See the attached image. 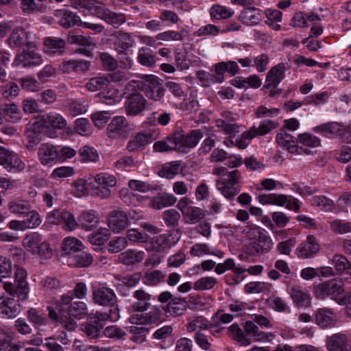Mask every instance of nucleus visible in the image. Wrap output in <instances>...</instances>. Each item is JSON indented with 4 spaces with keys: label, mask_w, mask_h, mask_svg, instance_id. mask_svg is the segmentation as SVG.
<instances>
[{
    "label": "nucleus",
    "mask_w": 351,
    "mask_h": 351,
    "mask_svg": "<svg viewBox=\"0 0 351 351\" xmlns=\"http://www.w3.org/2000/svg\"><path fill=\"white\" fill-rule=\"evenodd\" d=\"M92 176H89L86 179H79L74 184L73 193L77 197H82L88 193V186L93 189Z\"/></svg>",
    "instance_id": "53"
},
{
    "label": "nucleus",
    "mask_w": 351,
    "mask_h": 351,
    "mask_svg": "<svg viewBox=\"0 0 351 351\" xmlns=\"http://www.w3.org/2000/svg\"><path fill=\"white\" fill-rule=\"evenodd\" d=\"M313 131L324 135H330L332 137H342L346 134V128L339 123L329 122L317 125Z\"/></svg>",
    "instance_id": "21"
},
{
    "label": "nucleus",
    "mask_w": 351,
    "mask_h": 351,
    "mask_svg": "<svg viewBox=\"0 0 351 351\" xmlns=\"http://www.w3.org/2000/svg\"><path fill=\"white\" fill-rule=\"evenodd\" d=\"M43 125L46 127L51 126L57 129H62L66 124L62 116L56 112L45 114L42 117Z\"/></svg>",
    "instance_id": "36"
},
{
    "label": "nucleus",
    "mask_w": 351,
    "mask_h": 351,
    "mask_svg": "<svg viewBox=\"0 0 351 351\" xmlns=\"http://www.w3.org/2000/svg\"><path fill=\"white\" fill-rule=\"evenodd\" d=\"M319 250L320 246L316 238L313 235H308L306 240L297 247L296 252L300 258H311L317 254Z\"/></svg>",
    "instance_id": "15"
},
{
    "label": "nucleus",
    "mask_w": 351,
    "mask_h": 351,
    "mask_svg": "<svg viewBox=\"0 0 351 351\" xmlns=\"http://www.w3.org/2000/svg\"><path fill=\"white\" fill-rule=\"evenodd\" d=\"M311 204L319 207L325 212H336V205L334 202L326 196L316 195L311 198Z\"/></svg>",
    "instance_id": "44"
},
{
    "label": "nucleus",
    "mask_w": 351,
    "mask_h": 351,
    "mask_svg": "<svg viewBox=\"0 0 351 351\" xmlns=\"http://www.w3.org/2000/svg\"><path fill=\"white\" fill-rule=\"evenodd\" d=\"M133 297L136 302L133 304L135 311L144 312L150 306L152 295L143 289H138L134 292Z\"/></svg>",
    "instance_id": "35"
},
{
    "label": "nucleus",
    "mask_w": 351,
    "mask_h": 351,
    "mask_svg": "<svg viewBox=\"0 0 351 351\" xmlns=\"http://www.w3.org/2000/svg\"><path fill=\"white\" fill-rule=\"evenodd\" d=\"M132 46V42L130 35L128 33L119 32L117 36V40L114 43V47L117 51H121V50L126 51Z\"/></svg>",
    "instance_id": "63"
},
{
    "label": "nucleus",
    "mask_w": 351,
    "mask_h": 351,
    "mask_svg": "<svg viewBox=\"0 0 351 351\" xmlns=\"http://www.w3.org/2000/svg\"><path fill=\"white\" fill-rule=\"evenodd\" d=\"M290 295L298 308H306L311 303V295L298 285H293L290 289Z\"/></svg>",
    "instance_id": "23"
},
{
    "label": "nucleus",
    "mask_w": 351,
    "mask_h": 351,
    "mask_svg": "<svg viewBox=\"0 0 351 351\" xmlns=\"http://www.w3.org/2000/svg\"><path fill=\"white\" fill-rule=\"evenodd\" d=\"M47 222L52 225L64 224L66 230H73L77 227L74 215L64 210H54L48 214Z\"/></svg>",
    "instance_id": "9"
},
{
    "label": "nucleus",
    "mask_w": 351,
    "mask_h": 351,
    "mask_svg": "<svg viewBox=\"0 0 351 351\" xmlns=\"http://www.w3.org/2000/svg\"><path fill=\"white\" fill-rule=\"evenodd\" d=\"M327 348L329 351H351L344 334H335L328 338Z\"/></svg>",
    "instance_id": "30"
},
{
    "label": "nucleus",
    "mask_w": 351,
    "mask_h": 351,
    "mask_svg": "<svg viewBox=\"0 0 351 351\" xmlns=\"http://www.w3.org/2000/svg\"><path fill=\"white\" fill-rule=\"evenodd\" d=\"M194 340L202 349L208 350L210 348L213 338L206 331L197 330L195 333Z\"/></svg>",
    "instance_id": "59"
},
{
    "label": "nucleus",
    "mask_w": 351,
    "mask_h": 351,
    "mask_svg": "<svg viewBox=\"0 0 351 351\" xmlns=\"http://www.w3.org/2000/svg\"><path fill=\"white\" fill-rule=\"evenodd\" d=\"M44 45L47 53L62 55L65 51L66 41L63 38L58 37H47L45 38Z\"/></svg>",
    "instance_id": "32"
},
{
    "label": "nucleus",
    "mask_w": 351,
    "mask_h": 351,
    "mask_svg": "<svg viewBox=\"0 0 351 351\" xmlns=\"http://www.w3.org/2000/svg\"><path fill=\"white\" fill-rule=\"evenodd\" d=\"M99 221L98 213L93 210L83 211L77 218V226L85 230H91Z\"/></svg>",
    "instance_id": "25"
},
{
    "label": "nucleus",
    "mask_w": 351,
    "mask_h": 351,
    "mask_svg": "<svg viewBox=\"0 0 351 351\" xmlns=\"http://www.w3.org/2000/svg\"><path fill=\"white\" fill-rule=\"evenodd\" d=\"M27 273L22 268H17L14 273V282H7L4 284V289L13 297H16L19 300L24 301L27 299L29 293V285L26 280Z\"/></svg>",
    "instance_id": "3"
},
{
    "label": "nucleus",
    "mask_w": 351,
    "mask_h": 351,
    "mask_svg": "<svg viewBox=\"0 0 351 351\" xmlns=\"http://www.w3.org/2000/svg\"><path fill=\"white\" fill-rule=\"evenodd\" d=\"M343 285L341 281L335 279L325 281L315 287V294L317 298L325 299L332 296L336 301V298L343 293Z\"/></svg>",
    "instance_id": "7"
},
{
    "label": "nucleus",
    "mask_w": 351,
    "mask_h": 351,
    "mask_svg": "<svg viewBox=\"0 0 351 351\" xmlns=\"http://www.w3.org/2000/svg\"><path fill=\"white\" fill-rule=\"evenodd\" d=\"M144 92L147 97L154 101H160L164 96L165 88L161 79L154 75H143Z\"/></svg>",
    "instance_id": "6"
},
{
    "label": "nucleus",
    "mask_w": 351,
    "mask_h": 351,
    "mask_svg": "<svg viewBox=\"0 0 351 351\" xmlns=\"http://www.w3.org/2000/svg\"><path fill=\"white\" fill-rule=\"evenodd\" d=\"M244 328L247 334L253 337L256 341H270L275 337L272 332H264L260 330L258 327L252 321L246 322Z\"/></svg>",
    "instance_id": "29"
},
{
    "label": "nucleus",
    "mask_w": 351,
    "mask_h": 351,
    "mask_svg": "<svg viewBox=\"0 0 351 351\" xmlns=\"http://www.w3.org/2000/svg\"><path fill=\"white\" fill-rule=\"evenodd\" d=\"M116 317V315H107L106 313L99 311L90 313L86 322L82 325V330L88 338L97 339L100 337L101 330L104 328V322L108 320V319Z\"/></svg>",
    "instance_id": "4"
},
{
    "label": "nucleus",
    "mask_w": 351,
    "mask_h": 351,
    "mask_svg": "<svg viewBox=\"0 0 351 351\" xmlns=\"http://www.w3.org/2000/svg\"><path fill=\"white\" fill-rule=\"evenodd\" d=\"M67 39L70 44L78 45L81 47V48H79L77 51L79 53L83 54L87 57H91L93 56V50L95 47V43L90 37H86L83 35H76L69 32Z\"/></svg>",
    "instance_id": "13"
},
{
    "label": "nucleus",
    "mask_w": 351,
    "mask_h": 351,
    "mask_svg": "<svg viewBox=\"0 0 351 351\" xmlns=\"http://www.w3.org/2000/svg\"><path fill=\"white\" fill-rule=\"evenodd\" d=\"M38 154L40 162L46 165L58 159V150L53 145L43 143L40 146Z\"/></svg>",
    "instance_id": "33"
},
{
    "label": "nucleus",
    "mask_w": 351,
    "mask_h": 351,
    "mask_svg": "<svg viewBox=\"0 0 351 351\" xmlns=\"http://www.w3.org/2000/svg\"><path fill=\"white\" fill-rule=\"evenodd\" d=\"M143 258L144 253L143 252L129 250L125 252L120 254L119 261L124 265H131L141 262Z\"/></svg>",
    "instance_id": "40"
},
{
    "label": "nucleus",
    "mask_w": 351,
    "mask_h": 351,
    "mask_svg": "<svg viewBox=\"0 0 351 351\" xmlns=\"http://www.w3.org/2000/svg\"><path fill=\"white\" fill-rule=\"evenodd\" d=\"M175 133H179L182 136L180 142L178 143V150L194 147L203 137V132L200 130H193L187 135H184L182 130L176 131Z\"/></svg>",
    "instance_id": "24"
},
{
    "label": "nucleus",
    "mask_w": 351,
    "mask_h": 351,
    "mask_svg": "<svg viewBox=\"0 0 351 351\" xmlns=\"http://www.w3.org/2000/svg\"><path fill=\"white\" fill-rule=\"evenodd\" d=\"M213 327V324L210 323L206 318L203 316H198L192 320L187 326L189 332L195 331L197 329H202L203 331H206Z\"/></svg>",
    "instance_id": "56"
},
{
    "label": "nucleus",
    "mask_w": 351,
    "mask_h": 351,
    "mask_svg": "<svg viewBox=\"0 0 351 351\" xmlns=\"http://www.w3.org/2000/svg\"><path fill=\"white\" fill-rule=\"evenodd\" d=\"M100 99L102 103L112 106L121 101L122 96L119 90L116 88L108 89L105 93H101L99 94Z\"/></svg>",
    "instance_id": "45"
},
{
    "label": "nucleus",
    "mask_w": 351,
    "mask_h": 351,
    "mask_svg": "<svg viewBox=\"0 0 351 351\" xmlns=\"http://www.w3.org/2000/svg\"><path fill=\"white\" fill-rule=\"evenodd\" d=\"M183 216L186 223L193 224L198 223L205 217V212L199 207L192 206Z\"/></svg>",
    "instance_id": "49"
},
{
    "label": "nucleus",
    "mask_w": 351,
    "mask_h": 351,
    "mask_svg": "<svg viewBox=\"0 0 351 351\" xmlns=\"http://www.w3.org/2000/svg\"><path fill=\"white\" fill-rule=\"evenodd\" d=\"M84 8L100 19L108 9L103 2L97 0H88L84 4Z\"/></svg>",
    "instance_id": "47"
},
{
    "label": "nucleus",
    "mask_w": 351,
    "mask_h": 351,
    "mask_svg": "<svg viewBox=\"0 0 351 351\" xmlns=\"http://www.w3.org/2000/svg\"><path fill=\"white\" fill-rule=\"evenodd\" d=\"M87 294V287L85 283L78 282L75 285L73 291H69L61 296L59 303L69 305L75 296L78 299H84Z\"/></svg>",
    "instance_id": "34"
},
{
    "label": "nucleus",
    "mask_w": 351,
    "mask_h": 351,
    "mask_svg": "<svg viewBox=\"0 0 351 351\" xmlns=\"http://www.w3.org/2000/svg\"><path fill=\"white\" fill-rule=\"evenodd\" d=\"M152 142V135L150 133H138L134 138L130 140L127 145L129 152H139L143 150L145 146Z\"/></svg>",
    "instance_id": "31"
},
{
    "label": "nucleus",
    "mask_w": 351,
    "mask_h": 351,
    "mask_svg": "<svg viewBox=\"0 0 351 351\" xmlns=\"http://www.w3.org/2000/svg\"><path fill=\"white\" fill-rule=\"evenodd\" d=\"M210 14L215 19L223 20L230 18L234 12L223 5H214L210 8Z\"/></svg>",
    "instance_id": "58"
},
{
    "label": "nucleus",
    "mask_w": 351,
    "mask_h": 351,
    "mask_svg": "<svg viewBox=\"0 0 351 351\" xmlns=\"http://www.w3.org/2000/svg\"><path fill=\"white\" fill-rule=\"evenodd\" d=\"M82 247V242L75 237L64 239L62 244V250L66 254L80 251Z\"/></svg>",
    "instance_id": "61"
},
{
    "label": "nucleus",
    "mask_w": 351,
    "mask_h": 351,
    "mask_svg": "<svg viewBox=\"0 0 351 351\" xmlns=\"http://www.w3.org/2000/svg\"><path fill=\"white\" fill-rule=\"evenodd\" d=\"M285 74V66L283 63L278 64L272 67L267 74L266 82L263 89L276 88L280 82L284 79Z\"/></svg>",
    "instance_id": "20"
},
{
    "label": "nucleus",
    "mask_w": 351,
    "mask_h": 351,
    "mask_svg": "<svg viewBox=\"0 0 351 351\" xmlns=\"http://www.w3.org/2000/svg\"><path fill=\"white\" fill-rule=\"evenodd\" d=\"M3 118L5 117L8 121L16 123L21 118V110L14 104H7L1 108Z\"/></svg>",
    "instance_id": "37"
},
{
    "label": "nucleus",
    "mask_w": 351,
    "mask_h": 351,
    "mask_svg": "<svg viewBox=\"0 0 351 351\" xmlns=\"http://www.w3.org/2000/svg\"><path fill=\"white\" fill-rule=\"evenodd\" d=\"M134 130V125L130 123L123 116L114 117L108 125V132L110 138H127Z\"/></svg>",
    "instance_id": "8"
},
{
    "label": "nucleus",
    "mask_w": 351,
    "mask_h": 351,
    "mask_svg": "<svg viewBox=\"0 0 351 351\" xmlns=\"http://www.w3.org/2000/svg\"><path fill=\"white\" fill-rule=\"evenodd\" d=\"M176 200L177 199L173 195L164 193L154 199L152 206L154 208L159 210L163 207L173 205Z\"/></svg>",
    "instance_id": "55"
},
{
    "label": "nucleus",
    "mask_w": 351,
    "mask_h": 351,
    "mask_svg": "<svg viewBox=\"0 0 351 351\" xmlns=\"http://www.w3.org/2000/svg\"><path fill=\"white\" fill-rule=\"evenodd\" d=\"M161 318V311L157 306H154L150 311L143 313L139 319L142 324H152L158 322Z\"/></svg>",
    "instance_id": "57"
},
{
    "label": "nucleus",
    "mask_w": 351,
    "mask_h": 351,
    "mask_svg": "<svg viewBox=\"0 0 351 351\" xmlns=\"http://www.w3.org/2000/svg\"><path fill=\"white\" fill-rule=\"evenodd\" d=\"M101 20L112 25L113 27L118 28L125 23L126 16L123 13L114 12L108 8L101 18Z\"/></svg>",
    "instance_id": "39"
},
{
    "label": "nucleus",
    "mask_w": 351,
    "mask_h": 351,
    "mask_svg": "<svg viewBox=\"0 0 351 351\" xmlns=\"http://www.w3.org/2000/svg\"><path fill=\"white\" fill-rule=\"evenodd\" d=\"M217 282V280L215 277H202L194 282L193 289L196 291L209 290L213 288Z\"/></svg>",
    "instance_id": "62"
},
{
    "label": "nucleus",
    "mask_w": 351,
    "mask_h": 351,
    "mask_svg": "<svg viewBox=\"0 0 351 351\" xmlns=\"http://www.w3.org/2000/svg\"><path fill=\"white\" fill-rule=\"evenodd\" d=\"M108 226L114 232L119 233L129 226L128 215L121 210H114L108 215Z\"/></svg>",
    "instance_id": "12"
},
{
    "label": "nucleus",
    "mask_w": 351,
    "mask_h": 351,
    "mask_svg": "<svg viewBox=\"0 0 351 351\" xmlns=\"http://www.w3.org/2000/svg\"><path fill=\"white\" fill-rule=\"evenodd\" d=\"M258 202L265 204H274L280 206H284L287 201V196L285 195H276L275 193L262 194L258 197Z\"/></svg>",
    "instance_id": "43"
},
{
    "label": "nucleus",
    "mask_w": 351,
    "mask_h": 351,
    "mask_svg": "<svg viewBox=\"0 0 351 351\" xmlns=\"http://www.w3.org/2000/svg\"><path fill=\"white\" fill-rule=\"evenodd\" d=\"M128 245V240L123 237H116L111 239L108 244V251L111 253H119Z\"/></svg>",
    "instance_id": "64"
},
{
    "label": "nucleus",
    "mask_w": 351,
    "mask_h": 351,
    "mask_svg": "<svg viewBox=\"0 0 351 351\" xmlns=\"http://www.w3.org/2000/svg\"><path fill=\"white\" fill-rule=\"evenodd\" d=\"M240 17L243 23L253 25L259 23L261 14L258 9L254 7H249L241 12Z\"/></svg>",
    "instance_id": "42"
},
{
    "label": "nucleus",
    "mask_w": 351,
    "mask_h": 351,
    "mask_svg": "<svg viewBox=\"0 0 351 351\" xmlns=\"http://www.w3.org/2000/svg\"><path fill=\"white\" fill-rule=\"evenodd\" d=\"M93 189L96 196L106 199L111 195V188L117 185V178L108 173H99L92 176Z\"/></svg>",
    "instance_id": "5"
},
{
    "label": "nucleus",
    "mask_w": 351,
    "mask_h": 351,
    "mask_svg": "<svg viewBox=\"0 0 351 351\" xmlns=\"http://www.w3.org/2000/svg\"><path fill=\"white\" fill-rule=\"evenodd\" d=\"M272 245L273 243L271 239L267 237L264 232L255 241L251 243L249 246V253L254 256L267 252L271 248Z\"/></svg>",
    "instance_id": "26"
},
{
    "label": "nucleus",
    "mask_w": 351,
    "mask_h": 351,
    "mask_svg": "<svg viewBox=\"0 0 351 351\" xmlns=\"http://www.w3.org/2000/svg\"><path fill=\"white\" fill-rule=\"evenodd\" d=\"M42 237L38 232H32L27 234L23 240V245L32 253L34 250L38 249L42 242Z\"/></svg>",
    "instance_id": "50"
},
{
    "label": "nucleus",
    "mask_w": 351,
    "mask_h": 351,
    "mask_svg": "<svg viewBox=\"0 0 351 351\" xmlns=\"http://www.w3.org/2000/svg\"><path fill=\"white\" fill-rule=\"evenodd\" d=\"M14 63L23 67L36 66L43 63V59L32 49L27 48V50L24 49L23 53L16 55Z\"/></svg>",
    "instance_id": "16"
},
{
    "label": "nucleus",
    "mask_w": 351,
    "mask_h": 351,
    "mask_svg": "<svg viewBox=\"0 0 351 351\" xmlns=\"http://www.w3.org/2000/svg\"><path fill=\"white\" fill-rule=\"evenodd\" d=\"M8 209L11 213L23 215L32 208L29 202L23 199L12 200L8 204Z\"/></svg>",
    "instance_id": "48"
},
{
    "label": "nucleus",
    "mask_w": 351,
    "mask_h": 351,
    "mask_svg": "<svg viewBox=\"0 0 351 351\" xmlns=\"http://www.w3.org/2000/svg\"><path fill=\"white\" fill-rule=\"evenodd\" d=\"M334 269L338 274L348 273L351 269V263L341 254H335L332 259Z\"/></svg>",
    "instance_id": "46"
},
{
    "label": "nucleus",
    "mask_w": 351,
    "mask_h": 351,
    "mask_svg": "<svg viewBox=\"0 0 351 351\" xmlns=\"http://www.w3.org/2000/svg\"><path fill=\"white\" fill-rule=\"evenodd\" d=\"M315 321L322 328L333 326L337 322L335 313L327 307L319 308L315 311Z\"/></svg>",
    "instance_id": "19"
},
{
    "label": "nucleus",
    "mask_w": 351,
    "mask_h": 351,
    "mask_svg": "<svg viewBox=\"0 0 351 351\" xmlns=\"http://www.w3.org/2000/svg\"><path fill=\"white\" fill-rule=\"evenodd\" d=\"M8 43L11 47H19L24 45L29 49L35 47V44L33 41L29 40L27 32L23 28L14 29L8 38Z\"/></svg>",
    "instance_id": "17"
},
{
    "label": "nucleus",
    "mask_w": 351,
    "mask_h": 351,
    "mask_svg": "<svg viewBox=\"0 0 351 351\" xmlns=\"http://www.w3.org/2000/svg\"><path fill=\"white\" fill-rule=\"evenodd\" d=\"M169 247V239L165 234H159L152 238L150 245L147 247V250L155 252H162Z\"/></svg>",
    "instance_id": "54"
},
{
    "label": "nucleus",
    "mask_w": 351,
    "mask_h": 351,
    "mask_svg": "<svg viewBox=\"0 0 351 351\" xmlns=\"http://www.w3.org/2000/svg\"><path fill=\"white\" fill-rule=\"evenodd\" d=\"M14 304V299L0 297V314L8 318L15 317L18 310Z\"/></svg>",
    "instance_id": "38"
},
{
    "label": "nucleus",
    "mask_w": 351,
    "mask_h": 351,
    "mask_svg": "<svg viewBox=\"0 0 351 351\" xmlns=\"http://www.w3.org/2000/svg\"><path fill=\"white\" fill-rule=\"evenodd\" d=\"M93 300L100 306L112 307L117 302V295L112 289L102 287L93 291Z\"/></svg>",
    "instance_id": "14"
},
{
    "label": "nucleus",
    "mask_w": 351,
    "mask_h": 351,
    "mask_svg": "<svg viewBox=\"0 0 351 351\" xmlns=\"http://www.w3.org/2000/svg\"><path fill=\"white\" fill-rule=\"evenodd\" d=\"M182 136L179 133H173L167 136L165 139L154 143L153 148L158 152H169L178 149V143L180 142Z\"/></svg>",
    "instance_id": "27"
},
{
    "label": "nucleus",
    "mask_w": 351,
    "mask_h": 351,
    "mask_svg": "<svg viewBox=\"0 0 351 351\" xmlns=\"http://www.w3.org/2000/svg\"><path fill=\"white\" fill-rule=\"evenodd\" d=\"M276 141L279 145L286 147L290 153L301 154L304 152L306 154H310L307 149H303L302 147L297 145L296 143L298 142V139L290 134H278Z\"/></svg>",
    "instance_id": "18"
},
{
    "label": "nucleus",
    "mask_w": 351,
    "mask_h": 351,
    "mask_svg": "<svg viewBox=\"0 0 351 351\" xmlns=\"http://www.w3.org/2000/svg\"><path fill=\"white\" fill-rule=\"evenodd\" d=\"M68 309H64L63 306L56 302L59 307L58 313L51 307L48 306L49 317L56 322H58L60 326L68 331H73L77 326V322L71 317L80 319L88 315V308L85 302L77 301L71 302Z\"/></svg>",
    "instance_id": "1"
},
{
    "label": "nucleus",
    "mask_w": 351,
    "mask_h": 351,
    "mask_svg": "<svg viewBox=\"0 0 351 351\" xmlns=\"http://www.w3.org/2000/svg\"><path fill=\"white\" fill-rule=\"evenodd\" d=\"M99 59L103 69L106 71H114L118 69L117 59L108 52H101Z\"/></svg>",
    "instance_id": "51"
},
{
    "label": "nucleus",
    "mask_w": 351,
    "mask_h": 351,
    "mask_svg": "<svg viewBox=\"0 0 351 351\" xmlns=\"http://www.w3.org/2000/svg\"><path fill=\"white\" fill-rule=\"evenodd\" d=\"M53 15L58 19L59 25L65 29L79 25L80 22V19L78 16L66 9L56 10Z\"/></svg>",
    "instance_id": "22"
},
{
    "label": "nucleus",
    "mask_w": 351,
    "mask_h": 351,
    "mask_svg": "<svg viewBox=\"0 0 351 351\" xmlns=\"http://www.w3.org/2000/svg\"><path fill=\"white\" fill-rule=\"evenodd\" d=\"M187 306V302L184 298H174L163 306L162 309L166 313L177 317L183 315L186 311Z\"/></svg>",
    "instance_id": "28"
},
{
    "label": "nucleus",
    "mask_w": 351,
    "mask_h": 351,
    "mask_svg": "<svg viewBox=\"0 0 351 351\" xmlns=\"http://www.w3.org/2000/svg\"><path fill=\"white\" fill-rule=\"evenodd\" d=\"M110 237V232L107 228H100L88 236L90 243L95 245H102Z\"/></svg>",
    "instance_id": "52"
},
{
    "label": "nucleus",
    "mask_w": 351,
    "mask_h": 351,
    "mask_svg": "<svg viewBox=\"0 0 351 351\" xmlns=\"http://www.w3.org/2000/svg\"><path fill=\"white\" fill-rule=\"evenodd\" d=\"M108 81L105 75L90 78L86 84V88L91 92H95L108 86Z\"/></svg>",
    "instance_id": "60"
},
{
    "label": "nucleus",
    "mask_w": 351,
    "mask_h": 351,
    "mask_svg": "<svg viewBox=\"0 0 351 351\" xmlns=\"http://www.w3.org/2000/svg\"><path fill=\"white\" fill-rule=\"evenodd\" d=\"M147 101L145 97L141 94H130L125 97L124 108L128 116H136L143 112L147 106Z\"/></svg>",
    "instance_id": "10"
},
{
    "label": "nucleus",
    "mask_w": 351,
    "mask_h": 351,
    "mask_svg": "<svg viewBox=\"0 0 351 351\" xmlns=\"http://www.w3.org/2000/svg\"><path fill=\"white\" fill-rule=\"evenodd\" d=\"M213 172L215 175L221 176L216 182L217 189L226 198L232 199L241 191L237 186L242 179L240 171L237 169L229 171L224 167H217Z\"/></svg>",
    "instance_id": "2"
},
{
    "label": "nucleus",
    "mask_w": 351,
    "mask_h": 351,
    "mask_svg": "<svg viewBox=\"0 0 351 351\" xmlns=\"http://www.w3.org/2000/svg\"><path fill=\"white\" fill-rule=\"evenodd\" d=\"M138 62L143 66L154 67L156 64V56L148 47H141L138 51Z\"/></svg>",
    "instance_id": "41"
},
{
    "label": "nucleus",
    "mask_w": 351,
    "mask_h": 351,
    "mask_svg": "<svg viewBox=\"0 0 351 351\" xmlns=\"http://www.w3.org/2000/svg\"><path fill=\"white\" fill-rule=\"evenodd\" d=\"M0 165L8 171H21L25 168V164L14 152L0 147Z\"/></svg>",
    "instance_id": "11"
}]
</instances>
